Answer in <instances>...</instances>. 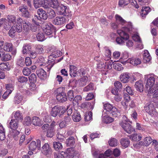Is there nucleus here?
<instances>
[{
	"mask_svg": "<svg viewBox=\"0 0 158 158\" xmlns=\"http://www.w3.org/2000/svg\"><path fill=\"white\" fill-rule=\"evenodd\" d=\"M23 23V20L21 18H17L14 15H8L7 16L6 19L2 18L0 19V27H2L6 30H8L11 28L9 35L12 37L16 31L18 32H21Z\"/></svg>",
	"mask_w": 158,
	"mask_h": 158,
	"instance_id": "obj_1",
	"label": "nucleus"
},
{
	"mask_svg": "<svg viewBox=\"0 0 158 158\" xmlns=\"http://www.w3.org/2000/svg\"><path fill=\"white\" fill-rule=\"evenodd\" d=\"M123 30H118L117 31L118 34L120 37H117L116 39V42L118 44H122L124 43L129 38V35L127 32L129 34H133L134 31L132 24L131 23H128L127 26L122 28Z\"/></svg>",
	"mask_w": 158,
	"mask_h": 158,
	"instance_id": "obj_2",
	"label": "nucleus"
},
{
	"mask_svg": "<svg viewBox=\"0 0 158 158\" xmlns=\"http://www.w3.org/2000/svg\"><path fill=\"white\" fill-rule=\"evenodd\" d=\"M156 82V84H158V77L157 76H151L147 80L145 85V90L148 92V93H153V90L152 89L154 86V85Z\"/></svg>",
	"mask_w": 158,
	"mask_h": 158,
	"instance_id": "obj_3",
	"label": "nucleus"
},
{
	"mask_svg": "<svg viewBox=\"0 0 158 158\" xmlns=\"http://www.w3.org/2000/svg\"><path fill=\"white\" fill-rule=\"evenodd\" d=\"M56 10L59 14L63 15L68 18H71L72 15L69 8L62 4H60Z\"/></svg>",
	"mask_w": 158,
	"mask_h": 158,
	"instance_id": "obj_4",
	"label": "nucleus"
},
{
	"mask_svg": "<svg viewBox=\"0 0 158 158\" xmlns=\"http://www.w3.org/2000/svg\"><path fill=\"white\" fill-rule=\"evenodd\" d=\"M71 18L64 15L56 17L52 21V23L57 25H61L65 24L68 22Z\"/></svg>",
	"mask_w": 158,
	"mask_h": 158,
	"instance_id": "obj_5",
	"label": "nucleus"
},
{
	"mask_svg": "<svg viewBox=\"0 0 158 158\" xmlns=\"http://www.w3.org/2000/svg\"><path fill=\"white\" fill-rule=\"evenodd\" d=\"M120 124L124 131L128 134H131L135 132V129L131 125L125 121L121 122Z\"/></svg>",
	"mask_w": 158,
	"mask_h": 158,
	"instance_id": "obj_6",
	"label": "nucleus"
},
{
	"mask_svg": "<svg viewBox=\"0 0 158 158\" xmlns=\"http://www.w3.org/2000/svg\"><path fill=\"white\" fill-rule=\"evenodd\" d=\"M144 108L146 111L152 116H155L157 115L153 103L149 102L146 104Z\"/></svg>",
	"mask_w": 158,
	"mask_h": 158,
	"instance_id": "obj_7",
	"label": "nucleus"
},
{
	"mask_svg": "<svg viewBox=\"0 0 158 158\" xmlns=\"http://www.w3.org/2000/svg\"><path fill=\"white\" fill-rule=\"evenodd\" d=\"M37 13L38 16L35 15L33 19L36 20H40L41 19H46L47 15L45 11L42 8H40L37 10Z\"/></svg>",
	"mask_w": 158,
	"mask_h": 158,
	"instance_id": "obj_8",
	"label": "nucleus"
},
{
	"mask_svg": "<svg viewBox=\"0 0 158 158\" xmlns=\"http://www.w3.org/2000/svg\"><path fill=\"white\" fill-rule=\"evenodd\" d=\"M43 27L44 32L47 35H51L54 31V27L52 24H46Z\"/></svg>",
	"mask_w": 158,
	"mask_h": 158,
	"instance_id": "obj_9",
	"label": "nucleus"
},
{
	"mask_svg": "<svg viewBox=\"0 0 158 158\" xmlns=\"http://www.w3.org/2000/svg\"><path fill=\"white\" fill-rule=\"evenodd\" d=\"M28 7L26 5H22L19 7V10L22 13V15L26 18L30 17V15L27 10Z\"/></svg>",
	"mask_w": 158,
	"mask_h": 158,
	"instance_id": "obj_10",
	"label": "nucleus"
},
{
	"mask_svg": "<svg viewBox=\"0 0 158 158\" xmlns=\"http://www.w3.org/2000/svg\"><path fill=\"white\" fill-rule=\"evenodd\" d=\"M41 151L43 154L48 156L51 153V149L49 144L48 143H46L42 147Z\"/></svg>",
	"mask_w": 158,
	"mask_h": 158,
	"instance_id": "obj_11",
	"label": "nucleus"
},
{
	"mask_svg": "<svg viewBox=\"0 0 158 158\" xmlns=\"http://www.w3.org/2000/svg\"><path fill=\"white\" fill-rule=\"evenodd\" d=\"M37 143L35 141H32L29 145V149L31 151H34L36 148H38V150L40 149L41 147V141L40 140H37Z\"/></svg>",
	"mask_w": 158,
	"mask_h": 158,
	"instance_id": "obj_12",
	"label": "nucleus"
},
{
	"mask_svg": "<svg viewBox=\"0 0 158 158\" xmlns=\"http://www.w3.org/2000/svg\"><path fill=\"white\" fill-rule=\"evenodd\" d=\"M11 58V56L9 54H5L4 52H3L2 48H0V59L2 61H8Z\"/></svg>",
	"mask_w": 158,
	"mask_h": 158,
	"instance_id": "obj_13",
	"label": "nucleus"
},
{
	"mask_svg": "<svg viewBox=\"0 0 158 158\" xmlns=\"http://www.w3.org/2000/svg\"><path fill=\"white\" fill-rule=\"evenodd\" d=\"M64 120L59 124L60 127L62 128L70 123L71 118L69 116L65 115L64 116Z\"/></svg>",
	"mask_w": 158,
	"mask_h": 158,
	"instance_id": "obj_14",
	"label": "nucleus"
},
{
	"mask_svg": "<svg viewBox=\"0 0 158 158\" xmlns=\"http://www.w3.org/2000/svg\"><path fill=\"white\" fill-rule=\"evenodd\" d=\"M127 62L129 63L134 66H137L141 63L140 59L137 58H131L127 60Z\"/></svg>",
	"mask_w": 158,
	"mask_h": 158,
	"instance_id": "obj_15",
	"label": "nucleus"
},
{
	"mask_svg": "<svg viewBox=\"0 0 158 158\" xmlns=\"http://www.w3.org/2000/svg\"><path fill=\"white\" fill-rule=\"evenodd\" d=\"M56 99L59 102H63L67 100V97L65 93L62 92L58 94Z\"/></svg>",
	"mask_w": 158,
	"mask_h": 158,
	"instance_id": "obj_16",
	"label": "nucleus"
},
{
	"mask_svg": "<svg viewBox=\"0 0 158 158\" xmlns=\"http://www.w3.org/2000/svg\"><path fill=\"white\" fill-rule=\"evenodd\" d=\"M116 22V23H117L118 24L120 25V24L122 25L125 24V26L123 27H121L122 29L121 30H123L122 28L123 27H125L127 25V23H129L130 22L126 23L125 22V21L124 20L122 17L119 16V15H115V16Z\"/></svg>",
	"mask_w": 158,
	"mask_h": 158,
	"instance_id": "obj_17",
	"label": "nucleus"
},
{
	"mask_svg": "<svg viewBox=\"0 0 158 158\" xmlns=\"http://www.w3.org/2000/svg\"><path fill=\"white\" fill-rule=\"evenodd\" d=\"M130 77L129 73H125L120 75L119 78L121 82L123 83H126L129 81Z\"/></svg>",
	"mask_w": 158,
	"mask_h": 158,
	"instance_id": "obj_18",
	"label": "nucleus"
},
{
	"mask_svg": "<svg viewBox=\"0 0 158 158\" xmlns=\"http://www.w3.org/2000/svg\"><path fill=\"white\" fill-rule=\"evenodd\" d=\"M36 73L38 77L41 79H45L46 78V72L42 69L40 68L37 70Z\"/></svg>",
	"mask_w": 158,
	"mask_h": 158,
	"instance_id": "obj_19",
	"label": "nucleus"
},
{
	"mask_svg": "<svg viewBox=\"0 0 158 158\" xmlns=\"http://www.w3.org/2000/svg\"><path fill=\"white\" fill-rule=\"evenodd\" d=\"M150 11V9L149 7L148 6L143 7L140 12L141 17L143 19L145 18L146 15L148 14Z\"/></svg>",
	"mask_w": 158,
	"mask_h": 158,
	"instance_id": "obj_20",
	"label": "nucleus"
},
{
	"mask_svg": "<svg viewBox=\"0 0 158 158\" xmlns=\"http://www.w3.org/2000/svg\"><path fill=\"white\" fill-rule=\"evenodd\" d=\"M135 86L136 90L140 92H142L143 90V86L142 81L139 80L136 81L135 83Z\"/></svg>",
	"mask_w": 158,
	"mask_h": 158,
	"instance_id": "obj_21",
	"label": "nucleus"
},
{
	"mask_svg": "<svg viewBox=\"0 0 158 158\" xmlns=\"http://www.w3.org/2000/svg\"><path fill=\"white\" fill-rule=\"evenodd\" d=\"M19 127V121L15 119H11L9 127L13 130L16 129Z\"/></svg>",
	"mask_w": 158,
	"mask_h": 158,
	"instance_id": "obj_22",
	"label": "nucleus"
},
{
	"mask_svg": "<svg viewBox=\"0 0 158 158\" xmlns=\"http://www.w3.org/2000/svg\"><path fill=\"white\" fill-rule=\"evenodd\" d=\"M73 119L74 122H78L81 119V117L80 113L77 110H74L72 115Z\"/></svg>",
	"mask_w": 158,
	"mask_h": 158,
	"instance_id": "obj_23",
	"label": "nucleus"
},
{
	"mask_svg": "<svg viewBox=\"0 0 158 158\" xmlns=\"http://www.w3.org/2000/svg\"><path fill=\"white\" fill-rule=\"evenodd\" d=\"M2 48L3 49V52L5 51L9 52L12 50V44L10 43H5L3 45V47L1 48Z\"/></svg>",
	"mask_w": 158,
	"mask_h": 158,
	"instance_id": "obj_24",
	"label": "nucleus"
},
{
	"mask_svg": "<svg viewBox=\"0 0 158 158\" xmlns=\"http://www.w3.org/2000/svg\"><path fill=\"white\" fill-rule=\"evenodd\" d=\"M14 119L17 121L23 120V115L22 113L19 110H17L13 112Z\"/></svg>",
	"mask_w": 158,
	"mask_h": 158,
	"instance_id": "obj_25",
	"label": "nucleus"
},
{
	"mask_svg": "<svg viewBox=\"0 0 158 158\" xmlns=\"http://www.w3.org/2000/svg\"><path fill=\"white\" fill-rule=\"evenodd\" d=\"M70 75L72 77H76L77 74V68L75 66L70 65L69 67Z\"/></svg>",
	"mask_w": 158,
	"mask_h": 158,
	"instance_id": "obj_26",
	"label": "nucleus"
},
{
	"mask_svg": "<svg viewBox=\"0 0 158 158\" xmlns=\"http://www.w3.org/2000/svg\"><path fill=\"white\" fill-rule=\"evenodd\" d=\"M33 2L34 6L35 8L37 9L40 7L43 3H47L48 1L47 0H44L43 1L41 0H33Z\"/></svg>",
	"mask_w": 158,
	"mask_h": 158,
	"instance_id": "obj_27",
	"label": "nucleus"
},
{
	"mask_svg": "<svg viewBox=\"0 0 158 158\" xmlns=\"http://www.w3.org/2000/svg\"><path fill=\"white\" fill-rule=\"evenodd\" d=\"M49 6L51 7L56 9L60 5V3L58 1V0H50L48 1Z\"/></svg>",
	"mask_w": 158,
	"mask_h": 158,
	"instance_id": "obj_28",
	"label": "nucleus"
},
{
	"mask_svg": "<svg viewBox=\"0 0 158 158\" xmlns=\"http://www.w3.org/2000/svg\"><path fill=\"white\" fill-rule=\"evenodd\" d=\"M128 53L127 52H124L123 53V56L120 59L121 62L123 64H125L127 62V60L129 57Z\"/></svg>",
	"mask_w": 158,
	"mask_h": 158,
	"instance_id": "obj_29",
	"label": "nucleus"
},
{
	"mask_svg": "<svg viewBox=\"0 0 158 158\" xmlns=\"http://www.w3.org/2000/svg\"><path fill=\"white\" fill-rule=\"evenodd\" d=\"M25 86L27 89L31 91H35L36 90V87L34 83L30 82V83H26L25 84Z\"/></svg>",
	"mask_w": 158,
	"mask_h": 158,
	"instance_id": "obj_30",
	"label": "nucleus"
},
{
	"mask_svg": "<svg viewBox=\"0 0 158 158\" xmlns=\"http://www.w3.org/2000/svg\"><path fill=\"white\" fill-rule=\"evenodd\" d=\"M35 51L38 54H42L44 53V47L40 44H38L35 45Z\"/></svg>",
	"mask_w": 158,
	"mask_h": 158,
	"instance_id": "obj_31",
	"label": "nucleus"
},
{
	"mask_svg": "<svg viewBox=\"0 0 158 158\" xmlns=\"http://www.w3.org/2000/svg\"><path fill=\"white\" fill-rule=\"evenodd\" d=\"M109 113L110 115L114 117L119 116L121 115L120 111L115 107L114 108L112 111Z\"/></svg>",
	"mask_w": 158,
	"mask_h": 158,
	"instance_id": "obj_32",
	"label": "nucleus"
},
{
	"mask_svg": "<svg viewBox=\"0 0 158 158\" xmlns=\"http://www.w3.org/2000/svg\"><path fill=\"white\" fill-rule=\"evenodd\" d=\"M59 106H55L52 109L51 112V114L53 117H56L57 115L59 114Z\"/></svg>",
	"mask_w": 158,
	"mask_h": 158,
	"instance_id": "obj_33",
	"label": "nucleus"
},
{
	"mask_svg": "<svg viewBox=\"0 0 158 158\" xmlns=\"http://www.w3.org/2000/svg\"><path fill=\"white\" fill-rule=\"evenodd\" d=\"M75 143V140L73 136H71L68 138L66 141V144L68 146H72Z\"/></svg>",
	"mask_w": 158,
	"mask_h": 158,
	"instance_id": "obj_34",
	"label": "nucleus"
},
{
	"mask_svg": "<svg viewBox=\"0 0 158 158\" xmlns=\"http://www.w3.org/2000/svg\"><path fill=\"white\" fill-rule=\"evenodd\" d=\"M143 60L147 62H148L151 60V57L148 50H144L143 54Z\"/></svg>",
	"mask_w": 158,
	"mask_h": 158,
	"instance_id": "obj_35",
	"label": "nucleus"
},
{
	"mask_svg": "<svg viewBox=\"0 0 158 158\" xmlns=\"http://www.w3.org/2000/svg\"><path fill=\"white\" fill-rule=\"evenodd\" d=\"M5 130L2 125L0 124V140H3L5 137Z\"/></svg>",
	"mask_w": 158,
	"mask_h": 158,
	"instance_id": "obj_36",
	"label": "nucleus"
},
{
	"mask_svg": "<svg viewBox=\"0 0 158 158\" xmlns=\"http://www.w3.org/2000/svg\"><path fill=\"white\" fill-rule=\"evenodd\" d=\"M89 82V79L86 76H84L80 79L79 84L81 86H84L86 85Z\"/></svg>",
	"mask_w": 158,
	"mask_h": 158,
	"instance_id": "obj_37",
	"label": "nucleus"
},
{
	"mask_svg": "<svg viewBox=\"0 0 158 158\" xmlns=\"http://www.w3.org/2000/svg\"><path fill=\"white\" fill-rule=\"evenodd\" d=\"M31 122L35 126H40L41 124L40 119L37 117H33Z\"/></svg>",
	"mask_w": 158,
	"mask_h": 158,
	"instance_id": "obj_38",
	"label": "nucleus"
},
{
	"mask_svg": "<svg viewBox=\"0 0 158 158\" xmlns=\"http://www.w3.org/2000/svg\"><path fill=\"white\" fill-rule=\"evenodd\" d=\"M120 143L123 147L127 148L129 145L130 141L128 139L123 138L121 140Z\"/></svg>",
	"mask_w": 158,
	"mask_h": 158,
	"instance_id": "obj_39",
	"label": "nucleus"
},
{
	"mask_svg": "<svg viewBox=\"0 0 158 158\" xmlns=\"http://www.w3.org/2000/svg\"><path fill=\"white\" fill-rule=\"evenodd\" d=\"M82 99V97L80 95H77L73 99V103L74 104L78 105L81 103Z\"/></svg>",
	"mask_w": 158,
	"mask_h": 158,
	"instance_id": "obj_40",
	"label": "nucleus"
},
{
	"mask_svg": "<svg viewBox=\"0 0 158 158\" xmlns=\"http://www.w3.org/2000/svg\"><path fill=\"white\" fill-rule=\"evenodd\" d=\"M31 47L27 44H24L23 48V53L25 54H27L31 50Z\"/></svg>",
	"mask_w": 158,
	"mask_h": 158,
	"instance_id": "obj_41",
	"label": "nucleus"
},
{
	"mask_svg": "<svg viewBox=\"0 0 158 158\" xmlns=\"http://www.w3.org/2000/svg\"><path fill=\"white\" fill-rule=\"evenodd\" d=\"M53 147L54 149L56 151L60 150L62 148L61 143L58 142H54L53 143Z\"/></svg>",
	"mask_w": 158,
	"mask_h": 158,
	"instance_id": "obj_42",
	"label": "nucleus"
},
{
	"mask_svg": "<svg viewBox=\"0 0 158 158\" xmlns=\"http://www.w3.org/2000/svg\"><path fill=\"white\" fill-rule=\"evenodd\" d=\"M114 119L107 115L103 117L102 121L105 123H109L113 122Z\"/></svg>",
	"mask_w": 158,
	"mask_h": 158,
	"instance_id": "obj_43",
	"label": "nucleus"
},
{
	"mask_svg": "<svg viewBox=\"0 0 158 158\" xmlns=\"http://www.w3.org/2000/svg\"><path fill=\"white\" fill-rule=\"evenodd\" d=\"M130 138L133 140L139 141L141 140L142 137L140 135H137V134L135 133L131 135Z\"/></svg>",
	"mask_w": 158,
	"mask_h": 158,
	"instance_id": "obj_44",
	"label": "nucleus"
},
{
	"mask_svg": "<svg viewBox=\"0 0 158 158\" xmlns=\"http://www.w3.org/2000/svg\"><path fill=\"white\" fill-rule=\"evenodd\" d=\"M108 143L111 147H115L118 145V141L115 138H111L109 141Z\"/></svg>",
	"mask_w": 158,
	"mask_h": 158,
	"instance_id": "obj_45",
	"label": "nucleus"
},
{
	"mask_svg": "<svg viewBox=\"0 0 158 158\" xmlns=\"http://www.w3.org/2000/svg\"><path fill=\"white\" fill-rule=\"evenodd\" d=\"M114 108V107L111 104L109 103H106L104 105V110L109 112H110Z\"/></svg>",
	"mask_w": 158,
	"mask_h": 158,
	"instance_id": "obj_46",
	"label": "nucleus"
},
{
	"mask_svg": "<svg viewBox=\"0 0 158 158\" xmlns=\"http://www.w3.org/2000/svg\"><path fill=\"white\" fill-rule=\"evenodd\" d=\"M32 22L35 24L31 25L30 28L31 30L34 32L36 31L38 29V23L36 22V20L34 19H32Z\"/></svg>",
	"mask_w": 158,
	"mask_h": 158,
	"instance_id": "obj_47",
	"label": "nucleus"
},
{
	"mask_svg": "<svg viewBox=\"0 0 158 158\" xmlns=\"http://www.w3.org/2000/svg\"><path fill=\"white\" fill-rule=\"evenodd\" d=\"M152 90H153V93H154L153 98H155V97H158V84H155Z\"/></svg>",
	"mask_w": 158,
	"mask_h": 158,
	"instance_id": "obj_48",
	"label": "nucleus"
},
{
	"mask_svg": "<svg viewBox=\"0 0 158 158\" xmlns=\"http://www.w3.org/2000/svg\"><path fill=\"white\" fill-rule=\"evenodd\" d=\"M94 89V84L92 83H90L89 85L84 88L83 91L85 92H88Z\"/></svg>",
	"mask_w": 158,
	"mask_h": 158,
	"instance_id": "obj_49",
	"label": "nucleus"
},
{
	"mask_svg": "<svg viewBox=\"0 0 158 158\" xmlns=\"http://www.w3.org/2000/svg\"><path fill=\"white\" fill-rule=\"evenodd\" d=\"M23 124L25 126H29L31 123V119L29 116H27L24 120Z\"/></svg>",
	"mask_w": 158,
	"mask_h": 158,
	"instance_id": "obj_50",
	"label": "nucleus"
},
{
	"mask_svg": "<svg viewBox=\"0 0 158 158\" xmlns=\"http://www.w3.org/2000/svg\"><path fill=\"white\" fill-rule=\"evenodd\" d=\"M152 139L150 137H145L144 140L143 145L145 146H148L152 142Z\"/></svg>",
	"mask_w": 158,
	"mask_h": 158,
	"instance_id": "obj_51",
	"label": "nucleus"
},
{
	"mask_svg": "<svg viewBox=\"0 0 158 158\" xmlns=\"http://www.w3.org/2000/svg\"><path fill=\"white\" fill-rule=\"evenodd\" d=\"M92 113L90 111L86 113L84 119L86 121H88L92 119Z\"/></svg>",
	"mask_w": 158,
	"mask_h": 158,
	"instance_id": "obj_52",
	"label": "nucleus"
},
{
	"mask_svg": "<svg viewBox=\"0 0 158 158\" xmlns=\"http://www.w3.org/2000/svg\"><path fill=\"white\" fill-rule=\"evenodd\" d=\"M23 99V96L19 94L17 95L14 98V102L16 104L20 103Z\"/></svg>",
	"mask_w": 158,
	"mask_h": 158,
	"instance_id": "obj_53",
	"label": "nucleus"
},
{
	"mask_svg": "<svg viewBox=\"0 0 158 158\" xmlns=\"http://www.w3.org/2000/svg\"><path fill=\"white\" fill-rule=\"evenodd\" d=\"M25 64L24 58L21 57L17 60V64L18 66L20 67H23Z\"/></svg>",
	"mask_w": 158,
	"mask_h": 158,
	"instance_id": "obj_54",
	"label": "nucleus"
},
{
	"mask_svg": "<svg viewBox=\"0 0 158 158\" xmlns=\"http://www.w3.org/2000/svg\"><path fill=\"white\" fill-rule=\"evenodd\" d=\"M36 38L38 41H42L44 40L45 39L44 34L42 32H40L38 33Z\"/></svg>",
	"mask_w": 158,
	"mask_h": 158,
	"instance_id": "obj_55",
	"label": "nucleus"
},
{
	"mask_svg": "<svg viewBox=\"0 0 158 158\" xmlns=\"http://www.w3.org/2000/svg\"><path fill=\"white\" fill-rule=\"evenodd\" d=\"M113 68L115 70L118 71L122 70L123 69L122 65L118 63L114 64Z\"/></svg>",
	"mask_w": 158,
	"mask_h": 158,
	"instance_id": "obj_56",
	"label": "nucleus"
},
{
	"mask_svg": "<svg viewBox=\"0 0 158 158\" xmlns=\"http://www.w3.org/2000/svg\"><path fill=\"white\" fill-rule=\"evenodd\" d=\"M6 87L7 89L6 91L9 92V94L11 93L12 91L14 90V86L12 84H8L6 85Z\"/></svg>",
	"mask_w": 158,
	"mask_h": 158,
	"instance_id": "obj_57",
	"label": "nucleus"
},
{
	"mask_svg": "<svg viewBox=\"0 0 158 158\" xmlns=\"http://www.w3.org/2000/svg\"><path fill=\"white\" fill-rule=\"evenodd\" d=\"M37 78L36 75L34 73L32 74L29 77V80L30 82H32V83H34L36 81Z\"/></svg>",
	"mask_w": 158,
	"mask_h": 158,
	"instance_id": "obj_58",
	"label": "nucleus"
},
{
	"mask_svg": "<svg viewBox=\"0 0 158 158\" xmlns=\"http://www.w3.org/2000/svg\"><path fill=\"white\" fill-rule=\"evenodd\" d=\"M18 81L21 83H26L28 81V79L27 77L24 76H19L18 78Z\"/></svg>",
	"mask_w": 158,
	"mask_h": 158,
	"instance_id": "obj_59",
	"label": "nucleus"
},
{
	"mask_svg": "<svg viewBox=\"0 0 158 158\" xmlns=\"http://www.w3.org/2000/svg\"><path fill=\"white\" fill-rule=\"evenodd\" d=\"M130 2V0H120L119 5L120 6L123 7L127 5Z\"/></svg>",
	"mask_w": 158,
	"mask_h": 158,
	"instance_id": "obj_60",
	"label": "nucleus"
},
{
	"mask_svg": "<svg viewBox=\"0 0 158 158\" xmlns=\"http://www.w3.org/2000/svg\"><path fill=\"white\" fill-rule=\"evenodd\" d=\"M133 28L134 29V31L133 32V34H130L132 35V37L133 40L136 41L140 42V41L141 40H140V38L139 36L136 34H134L135 31L134 28L133 27Z\"/></svg>",
	"mask_w": 158,
	"mask_h": 158,
	"instance_id": "obj_61",
	"label": "nucleus"
},
{
	"mask_svg": "<svg viewBox=\"0 0 158 158\" xmlns=\"http://www.w3.org/2000/svg\"><path fill=\"white\" fill-rule=\"evenodd\" d=\"M23 73L25 76H28L31 73L30 69L28 68H24L23 70Z\"/></svg>",
	"mask_w": 158,
	"mask_h": 158,
	"instance_id": "obj_62",
	"label": "nucleus"
},
{
	"mask_svg": "<svg viewBox=\"0 0 158 158\" xmlns=\"http://www.w3.org/2000/svg\"><path fill=\"white\" fill-rule=\"evenodd\" d=\"M114 85L116 89H118V90H120V89L122 88V84L119 81H118L115 82L114 83Z\"/></svg>",
	"mask_w": 158,
	"mask_h": 158,
	"instance_id": "obj_63",
	"label": "nucleus"
},
{
	"mask_svg": "<svg viewBox=\"0 0 158 158\" xmlns=\"http://www.w3.org/2000/svg\"><path fill=\"white\" fill-rule=\"evenodd\" d=\"M0 69L1 70H5L9 69L8 66L6 63H2L0 64Z\"/></svg>",
	"mask_w": 158,
	"mask_h": 158,
	"instance_id": "obj_64",
	"label": "nucleus"
}]
</instances>
